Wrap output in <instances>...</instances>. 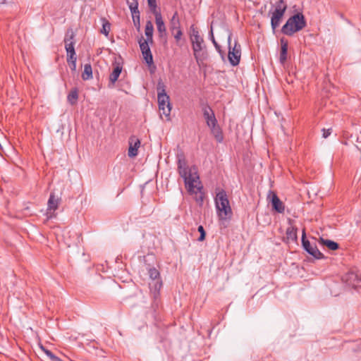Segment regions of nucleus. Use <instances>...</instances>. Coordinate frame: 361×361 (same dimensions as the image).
<instances>
[{
  "instance_id": "11",
  "label": "nucleus",
  "mask_w": 361,
  "mask_h": 361,
  "mask_svg": "<svg viewBox=\"0 0 361 361\" xmlns=\"http://www.w3.org/2000/svg\"><path fill=\"white\" fill-rule=\"evenodd\" d=\"M267 199L271 202L272 209L274 211L281 214L284 212L285 206L282 201L279 198L277 194L275 192L269 190L267 195Z\"/></svg>"
},
{
  "instance_id": "24",
  "label": "nucleus",
  "mask_w": 361,
  "mask_h": 361,
  "mask_svg": "<svg viewBox=\"0 0 361 361\" xmlns=\"http://www.w3.org/2000/svg\"><path fill=\"white\" fill-rule=\"evenodd\" d=\"M286 236L288 240L296 241L298 239L297 228L294 226H289L286 229Z\"/></svg>"
},
{
  "instance_id": "32",
  "label": "nucleus",
  "mask_w": 361,
  "mask_h": 361,
  "mask_svg": "<svg viewBox=\"0 0 361 361\" xmlns=\"http://www.w3.org/2000/svg\"><path fill=\"white\" fill-rule=\"evenodd\" d=\"M190 38H197L201 37L198 30L192 25L190 26Z\"/></svg>"
},
{
  "instance_id": "8",
  "label": "nucleus",
  "mask_w": 361,
  "mask_h": 361,
  "mask_svg": "<svg viewBox=\"0 0 361 361\" xmlns=\"http://www.w3.org/2000/svg\"><path fill=\"white\" fill-rule=\"evenodd\" d=\"M75 34L72 29H68L64 37L65 49L67 53V60H77L76 53L75 51Z\"/></svg>"
},
{
  "instance_id": "16",
  "label": "nucleus",
  "mask_w": 361,
  "mask_h": 361,
  "mask_svg": "<svg viewBox=\"0 0 361 361\" xmlns=\"http://www.w3.org/2000/svg\"><path fill=\"white\" fill-rule=\"evenodd\" d=\"M169 29L171 32L181 29L180 21L177 11H175L169 21Z\"/></svg>"
},
{
  "instance_id": "38",
  "label": "nucleus",
  "mask_w": 361,
  "mask_h": 361,
  "mask_svg": "<svg viewBox=\"0 0 361 361\" xmlns=\"http://www.w3.org/2000/svg\"><path fill=\"white\" fill-rule=\"evenodd\" d=\"M356 147L359 149V150H361V131H360V133L357 135V145H356Z\"/></svg>"
},
{
  "instance_id": "39",
  "label": "nucleus",
  "mask_w": 361,
  "mask_h": 361,
  "mask_svg": "<svg viewBox=\"0 0 361 361\" xmlns=\"http://www.w3.org/2000/svg\"><path fill=\"white\" fill-rule=\"evenodd\" d=\"M209 36H210V39L213 43L214 45H217V42L215 40V38H214V34H213V29H212V27H211V30H210V32H209Z\"/></svg>"
},
{
  "instance_id": "33",
  "label": "nucleus",
  "mask_w": 361,
  "mask_h": 361,
  "mask_svg": "<svg viewBox=\"0 0 361 361\" xmlns=\"http://www.w3.org/2000/svg\"><path fill=\"white\" fill-rule=\"evenodd\" d=\"M171 33L173 35V37L176 42H178L183 36L182 29L179 30H175L174 32H171Z\"/></svg>"
},
{
  "instance_id": "36",
  "label": "nucleus",
  "mask_w": 361,
  "mask_h": 361,
  "mask_svg": "<svg viewBox=\"0 0 361 361\" xmlns=\"http://www.w3.org/2000/svg\"><path fill=\"white\" fill-rule=\"evenodd\" d=\"M331 128H328V129H325V128H323L322 129V136L324 138H326L328 137L331 133Z\"/></svg>"
},
{
  "instance_id": "12",
  "label": "nucleus",
  "mask_w": 361,
  "mask_h": 361,
  "mask_svg": "<svg viewBox=\"0 0 361 361\" xmlns=\"http://www.w3.org/2000/svg\"><path fill=\"white\" fill-rule=\"evenodd\" d=\"M342 280L352 287H357L361 283V275L355 271H350L346 273Z\"/></svg>"
},
{
  "instance_id": "18",
  "label": "nucleus",
  "mask_w": 361,
  "mask_h": 361,
  "mask_svg": "<svg viewBox=\"0 0 361 361\" xmlns=\"http://www.w3.org/2000/svg\"><path fill=\"white\" fill-rule=\"evenodd\" d=\"M154 15L155 16V22H156L158 32L160 33L161 35L162 34H165L166 29L164 22L162 19L161 13H156Z\"/></svg>"
},
{
  "instance_id": "23",
  "label": "nucleus",
  "mask_w": 361,
  "mask_h": 361,
  "mask_svg": "<svg viewBox=\"0 0 361 361\" xmlns=\"http://www.w3.org/2000/svg\"><path fill=\"white\" fill-rule=\"evenodd\" d=\"M92 78V68L90 63L84 66V70L82 73V78L84 80H90Z\"/></svg>"
},
{
  "instance_id": "25",
  "label": "nucleus",
  "mask_w": 361,
  "mask_h": 361,
  "mask_svg": "<svg viewBox=\"0 0 361 361\" xmlns=\"http://www.w3.org/2000/svg\"><path fill=\"white\" fill-rule=\"evenodd\" d=\"M78 99V92L76 88L71 90L67 97L68 102L73 105L76 104Z\"/></svg>"
},
{
  "instance_id": "21",
  "label": "nucleus",
  "mask_w": 361,
  "mask_h": 361,
  "mask_svg": "<svg viewBox=\"0 0 361 361\" xmlns=\"http://www.w3.org/2000/svg\"><path fill=\"white\" fill-rule=\"evenodd\" d=\"M153 32H154V26L150 20H148L145 25V33L147 37L145 40H148L150 43L153 42Z\"/></svg>"
},
{
  "instance_id": "28",
  "label": "nucleus",
  "mask_w": 361,
  "mask_h": 361,
  "mask_svg": "<svg viewBox=\"0 0 361 361\" xmlns=\"http://www.w3.org/2000/svg\"><path fill=\"white\" fill-rule=\"evenodd\" d=\"M102 28L101 29V33L104 34L105 36H108L110 32L111 24L109 22L104 18H102Z\"/></svg>"
},
{
  "instance_id": "7",
  "label": "nucleus",
  "mask_w": 361,
  "mask_h": 361,
  "mask_svg": "<svg viewBox=\"0 0 361 361\" xmlns=\"http://www.w3.org/2000/svg\"><path fill=\"white\" fill-rule=\"evenodd\" d=\"M148 274L151 280L149 283V289L154 298L156 299L159 295V291L163 285L160 273L156 268L153 267L148 269Z\"/></svg>"
},
{
  "instance_id": "19",
  "label": "nucleus",
  "mask_w": 361,
  "mask_h": 361,
  "mask_svg": "<svg viewBox=\"0 0 361 361\" xmlns=\"http://www.w3.org/2000/svg\"><path fill=\"white\" fill-rule=\"evenodd\" d=\"M209 128H210L211 132L216 141L219 143L222 142L224 140V135L221 128L218 125V123H216L214 126H209Z\"/></svg>"
},
{
  "instance_id": "35",
  "label": "nucleus",
  "mask_w": 361,
  "mask_h": 361,
  "mask_svg": "<svg viewBox=\"0 0 361 361\" xmlns=\"http://www.w3.org/2000/svg\"><path fill=\"white\" fill-rule=\"evenodd\" d=\"M76 61H77V60H75V59L67 60V62L70 66V68L73 72H75V71H76Z\"/></svg>"
},
{
  "instance_id": "6",
  "label": "nucleus",
  "mask_w": 361,
  "mask_h": 361,
  "mask_svg": "<svg viewBox=\"0 0 361 361\" xmlns=\"http://www.w3.org/2000/svg\"><path fill=\"white\" fill-rule=\"evenodd\" d=\"M228 33V58L230 63L235 66L239 64L241 57V46L238 40H235L233 46L231 44L232 32L226 29Z\"/></svg>"
},
{
  "instance_id": "2",
  "label": "nucleus",
  "mask_w": 361,
  "mask_h": 361,
  "mask_svg": "<svg viewBox=\"0 0 361 361\" xmlns=\"http://www.w3.org/2000/svg\"><path fill=\"white\" fill-rule=\"evenodd\" d=\"M217 216L221 221L228 220L231 218L233 212L226 191L219 190L214 199Z\"/></svg>"
},
{
  "instance_id": "29",
  "label": "nucleus",
  "mask_w": 361,
  "mask_h": 361,
  "mask_svg": "<svg viewBox=\"0 0 361 361\" xmlns=\"http://www.w3.org/2000/svg\"><path fill=\"white\" fill-rule=\"evenodd\" d=\"M138 42L142 52L145 51L147 49H150L149 46V42H150L148 40H145L142 37H140Z\"/></svg>"
},
{
  "instance_id": "17",
  "label": "nucleus",
  "mask_w": 361,
  "mask_h": 361,
  "mask_svg": "<svg viewBox=\"0 0 361 361\" xmlns=\"http://www.w3.org/2000/svg\"><path fill=\"white\" fill-rule=\"evenodd\" d=\"M280 42H281V52H280L279 61L281 63H284L287 59L288 43V40L286 39L284 37L281 38Z\"/></svg>"
},
{
  "instance_id": "15",
  "label": "nucleus",
  "mask_w": 361,
  "mask_h": 361,
  "mask_svg": "<svg viewBox=\"0 0 361 361\" xmlns=\"http://www.w3.org/2000/svg\"><path fill=\"white\" fill-rule=\"evenodd\" d=\"M61 199L56 197L54 194L51 192L47 202V215L49 218L55 216L54 212L58 209Z\"/></svg>"
},
{
  "instance_id": "3",
  "label": "nucleus",
  "mask_w": 361,
  "mask_h": 361,
  "mask_svg": "<svg viewBox=\"0 0 361 361\" xmlns=\"http://www.w3.org/2000/svg\"><path fill=\"white\" fill-rule=\"evenodd\" d=\"M306 26V20L302 13H298L290 17L281 28V32L288 36H292Z\"/></svg>"
},
{
  "instance_id": "14",
  "label": "nucleus",
  "mask_w": 361,
  "mask_h": 361,
  "mask_svg": "<svg viewBox=\"0 0 361 361\" xmlns=\"http://www.w3.org/2000/svg\"><path fill=\"white\" fill-rule=\"evenodd\" d=\"M202 111L208 127L214 126L218 123L214 111L209 105L202 106Z\"/></svg>"
},
{
  "instance_id": "34",
  "label": "nucleus",
  "mask_w": 361,
  "mask_h": 361,
  "mask_svg": "<svg viewBox=\"0 0 361 361\" xmlns=\"http://www.w3.org/2000/svg\"><path fill=\"white\" fill-rule=\"evenodd\" d=\"M198 231L200 232V235L198 238V240L199 241H203L204 239H205V236H206V232L204 231V228L202 226H199L198 227Z\"/></svg>"
},
{
  "instance_id": "5",
  "label": "nucleus",
  "mask_w": 361,
  "mask_h": 361,
  "mask_svg": "<svg viewBox=\"0 0 361 361\" xmlns=\"http://www.w3.org/2000/svg\"><path fill=\"white\" fill-rule=\"evenodd\" d=\"M287 4L284 0H277L274 4L273 11H270L271 13V26L273 31L279 26L281 20L287 10Z\"/></svg>"
},
{
  "instance_id": "1",
  "label": "nucleus",
  "mask_w": 361,
  "mask_h": 361,
  "mask_svg": "<svg viewBox=\"0 0 361 361\" xmlns=\"http://www.w3.org/2000/svg\"><path fill=\"white\" fill-rule=\"evenodd\" d=\"M178 171L183 178L185 188L190 195H195L197 202L202 204L204 200L203 186L195 166L189 167L183 155L178 156Z\"/></svg>"
},
{
  "instance_id": "13",
  "label": "nucleus",
  "mask_w": 361,
  "mask_h": 361,
  "mask_svg": "<svg viewBox=\"0 0 361 361\" xmlns=\"http://www.w3.org/2000/svg\"><path fill=\"white\" fill-rule=\"evenodd\" d=\"M128 157L130 158L136 157L138 154V149L140 147V140L135 135H131L128 140Z\"/></svg>"
},
{
  "instance_id": "30",
  "label": "nucleus",
  "mask_w": 361,
  "mask_h": 361,
  "mask_svg": "<svg viewBox=\"0 0 361 361\" xmlns=\"http://www.w3.org/2000/svg\"><path fill=\"white\" fill-rule=\"evenodd\" d=\"M148 6L153 14L160 13L157 11V0H147Z\"/></svg>"
},
{
  "instance_id": "31",
  "label": "nucleus",
  "mask_w": 361,
  "mask_h": 361,
  "mask_svg": "<svg viewBox=\"0 0 361 361\" xmlns=\"http://www.w3.org/2000/svg\"><path fill=\"white\" fill-rule=\"evenodd\" d=\"M128 4L129 6V9L130 12L135 11L138 9V1L137 0H132L131 2L128 1Z\"/></svg>"
},
{
  "instance_id": "4",
  "label": "nucleus",
  "mask_w": 361,
  "mask_h": 361,
  "mask_svg": "<svg viewBox=\"0 0 361 361\" xmlns=\"http://www.w3.org/2000/svg\"><path fill=\"white\" fill-rule=\"evenodd\" d=\"M157 99L159 109L162 114L167 117V120H170V113L171 111V105L170 103L169 96L166 93L165 86L163 82H159L157 85Z\"/></svg>"
},
{
  "instance_id": "41",
  "label": "nucleus",
  "mask_w": 361,
  "mask_h": 361,
  "mask_svg": "<svg viewBox=\"0 0 361 361\" xmlns=\"http://www.w3.org/2000/svg\"><path fill=\"white\" fill-rule=\"evenodd\" d=\"M216 51L221 54V56L223 57L224 56V52L222 51L221 49V46L217 43V45H214Z\"/></svg>"
},
{
  "instance_id": "9",
  "label": "nucleus",
  "mask_w": 361,
  "mask_h": 361,
  "mask_svg": "<svg viewBox=\"0 0 361 361\" xmlns=\"http://www.w3.org/2000/svg\"><path fill=\"white\" fill-rule=\"evenodd\" d=\"M302 245L304 250L315 259H321L324 258V255L318 250L316 244L311 243L306 239L305 230L303 229L302 235Z\"/></svg>"
},
{
  "instance_id": "20",
  "label": "nucleus",
  "mask_w": 361,
  "mask_h": 361,
  "mask_svg": "<svg viewBox=\"0 0 361 361\" xmlns=\"http://www.w3.org/2000/svg\"><path fill=\"white\" fill-rule=\"evenodd\" d=\"M318 242L321 245L327 247L330 250H336L339 247L336 242L322 237L319 238Z\"/></svg>"
},
{
  "instance_id": "40",
  "label": "nucleus",
  "mask_w": 361,
  "mask_h": 361,
  "mask_svg": "<svg viewBox=\"0 0 361 361\" xmlns=\"http://www.w3.org/2000/svg\"><path fill=\"white\" fill-rule=\"evenodd\" d=\"M140 13L139 9H137L135 11H132L131 12L132 18H140Z\"/></svg>"
},
{
  "instance_id": "26",
  "label": "nucleus",
  "mask_w": 361,
  "mask_h": 361,
  "mask_svg": "<svg viewBox=\"0 0 361 361\" xmlns=\"http://www.w3.org/2000/svg\"><path fill=\"white\" fill-rule=\"evenodd\" d=\"M142 54L143 56V58H144L146 63L149 66H151L152 65H153V63H154L153 56H152L150 49L145 50V51L142 52Z\"/></svg>"
},
{
  "instance_id": "22",
  "label": "nucleus",
  "mask_w": 361,
  "mask_h": 361,
  "mask_svg": "<svg viewBox=\"0 0 361 361\" xmlns=\"http://www.w3.org/2000/svg\"><path fill=\"white\" fill-rule=\"evenodd\" d=\"M121 71H122V67L119 64L116 65L114 67L112 73L110 74V76H109V80L112 84H114L116 82V81L118 80V78L121 73Z\"/></svg>"
},
{
  "instance_id": "27",
  "label": "nucleus",
  "mask_w": 361,
  "mask_h": 361,
  "mask_svg": "<svg viewBox=\"0 0 361 361\" xmlns=\"http://www.w3.org/2000/svg\"><path fill=\"white\" fill-rule=\"evenodd\" d=\"M41 349L45 353L49 361H63L61 358L56 356L51 350L45 348L44 346H41Z\"/></svg>"
},
{
  "instance_id": "10",
  "label": "nucleus",
  "mask_w": 361,
  "mask_h": 361,
  "mask_svg": "<svg viewBox=\"0 0 361 361\" xmlns=\"http://www.w3.org/2000/svg\"><path fill=\"white\" fill-rule=\"evenodd\" d=\"M192 48L195 59L197 63L205 59L204 54L202 52L204 48V39L202 37L197 38H190Z\"/></svg>"
},
{
  "instance_id": "37",
  "label": "nucleus",
  "mask_w": 361,
  "mask_h": 361,
  "mask_svg": "<svg viewBox=\"0 0 361 361\" xmlns=\"http://www.w3.org/2000/svg\"><path fill=\"white\" fill-rule=\"evenodd\" d=\"M135 27L139 30L140 27V18H133Z\"/></svg>"
}]
</instances>
